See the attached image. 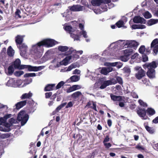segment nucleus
<instances>
[{
    "label": "nucleus",
    "instance_id": "13",
    "mask_svg": "<svg viewBox=\"0 0 158 158\" xmlns=\"http://www.w3.org/2000/svg\"><path fill=\"white\" fill-rule=\"evenodd\" d=\"M44 68V66H33L29 65L28 71H37L43 69Z\"/></svg>",
    "mask_w": 158,
    "mask_h": 158
},
{
    "label": "nucleus",
    "instance_id": "40",
    "mask_svg": "<svg viewBox=\"0 0 158 158\" xmlns=\"http://www.w3.org/2000/svg\"><path fill=\"white\" fill-rule=\"evenodd\" d=\"M123 24L124 22L122 20H119L116 23V26L118 28L122 27Z\"/></svg>",
    "mask_w": 158,
    "mask_h": 158
},
{
    "label": "nucleus",
    "instance_id": "58",
    "mask_svg": "<svg viewBox=\"0 0 158 158\" xmlns=\"http://www.w3.org/2000/svg\"><path fill=\"white\" fill-rule=\"evenodd\" d=\"M108 81H110V83H111L110 85H112V84H115L117 83L116 80H115L114 78L112 79L111 80H109Z\"/></svg>",
    "mask_w": 158,
    "mask_h": 158
},
{
    "label": "nucleus",
    "instance_id": "34",
    "mask_svg": "<svg viewBox=\"0 0 158 158\" xmlns=\"http://www.w3.org/2000/svg\"><path fill=\"white\" fill-rule=\"evenodd\" d=\"M143 16L146 19H149L152 17V15L148 11L145 12L143 15Z\"/></svg>",
    "mask_w": 158,
    "mask_h": 158
},
{
    "label": "nucleus",
    "instance_id": "27",
    "mask_svg": "<svg viewBox=\"0 0 158 158\" xmlns=\"http://www.w3.org/2000/svg\"><path fill=\"white\" fill-rule=\"evenodd\" d=\"M158 22V19H151L148 21L147 24L148 26H150Z\"/></svg>",
    "mask_w": 158,
    "mask_h": 158
},
{
    "label": "nucleus",
    "instance_id": "55",
    "mask_svg": "<svg viewBox=\"0 0 158 158\" xmlns=\"http://www.w3.org/2000/svg\"><path fill=\"white\" fill-rule=\"evenodd\" d=\"M90 108L94 110L95 111H97V108H96V104L95 102H93V106H90Z\"/></svg>",
    "mask_w": 158,
    "mask_h": 158
},
{
    "label": "nucleus",
    "instance_id": "33",
    "mask_svg": "<svg viewBox=\"0 0 158 158\" xmlns=\"http://www.w3.org/2000/svg\"><path fill=\"white\" fill-rule=\"evenodd\" d=\"M70 36L74 39V40H80V37L79 35L75 34H74L71 33L70 34Z\"/></svg>",
    "mask_w": 158,
    "mask_h": 158
},
{
    "label": "nucleus",
    "instance_id": "45",
    "mask_svg": "<svg viewBox=\"0 0 158 158\" xmlns=\"http://www.w3.org/2000/svg\"><path fill=\"white\" fill-rule=\"evenodd\" d=\"M36 76V74L35 73H26L25 75V76L26 77H33Z\"/></svg>",
    "mask_w": 158,
    "mask_h": 158
},
{
    "label": "nucleus",
    "instance_id": "11",
    "mask_svg": "<svg viewBox=\"0 0 158 158\" xmlns=\"http://www.w3.org/2000/svg\"><path fill=\"white\" fill-rule=\"evenodd\" d=\"M24 35H18L15 37V41L17 46L22 44Z\"/></svg>",
    "mask_w": 158,
    "mask_h": 158
},
{
    "label": "nucleus",
    "instance_id": "18",
    "mask_svg": "<svg viewBox=\"0 0 158 158\" xmlns=\"http://www.w3.org/2000/svg\"><path fill=\"white\" fill-rule=\"evenodd\" d=\"M32 96V94L30 91L28 93H24L22 94L20 97L21 99L23 100L25 99L30 98Z\"/></svg>",
    "mask_w": 158,
    "mask_h": 158
},
{
    "label": "nucleus",
    "instance_id": "8",
    "mask_svg": "<svg viewBox=\"0 0 158 158\" xmlns=\"http://www.w3.org/2000/svg\"><path fill=\"white\" fill-rule=\"evenodd\" d=\"M146 72L143 69H141L135 74V77L138 80H140L145 76Z\"/></svg>",
    "mask_w": 158,
    "mask_h": 158
},
{
    "label": "nucleus",
    "instance_id": "10",
    "mask_svg": "<svg viewBox=\"0 0 158 158\" xmlns=\"http://www.w3.org/2000/svg\"><path fill=\"white\" fill-rule=\"evenodd\" d=\"M158 64H156L155 61H152L149 63H146L143 65V67L147 68L148 69H155L157 67Z\"/></svg>",
    "mask_w": 158,
    "mask_h": 158
},
{
    "label": "nucleus",
    "instance_id": "62",
    "mask_svg": "<svg viewBox=\"0 0 158 158\" xmlns=\"http://www.w3.org/2000/svg\"><path fill=\"white\" fill-rule=\"evenodd\" d=\"M138 102L140 105H141L142 106H144L145 104H146L142 100H141V99L139 100L138 101Z\"/></svg>",
    "mask_w": 158,
    "mask_h": 158
},
{
    "label": "nucleus",
    "instance_id": "29",
    "mask_svg": "<svg viewBox=\"0 0 158 158\" xmlns=\"http://www.w3.org/2000/svg\"><path fill=\"white\" fill-rule=\"evenodd\" d=\"M70 79L71 82H77L79 80L80 77L77 75H73L70 77Z\"/></svg>",
    "mask_w": 158,
    "mask_h": 158
},
{
    "label": "nucleus",
    "instance_id": "7",
    "mask_svg": "<svg viewBox=\"0 0 158 158\" xmlns=\"http://www.w3.org/2000/svg\"><path fill=\"white\" fill-rule=\"evenodd\" d=\"M133 20L134 23H136L145 24L146 23V20L140 16H135Z\"/></svg>",
    "mask_w": 158,
    "mask_h": 158
},
{
    "label": "nucleus",
    "instance_id": "5",
    "mask_svg": "<svg viewBox=\"0 0 158 158\" xmlns=\"http://www.w3.org/2000/svg\"><path fill=\"white\" fill-rule=\"evenodd\" d=\"M136 113L140 117L142 118L143 120L147 119L148 118V116H146V110L144 108H139L136 110Z\"/></svg>",
    "mask_w": 158,
    "mask_h": 158
},
{
    "label": "nucleus",
    "instance_id": "63",
    "mask_svg": "<svg viewBox=\"0 0 158 158\" xmlns=\"http://www.w3.org/2000/svg\"><path fill=\"white\" fill-rule=\"evenodd\" d=\"M138 54L137 53H135L131 56V58L132 59H135L136 57H138Z\"/></svg>",
    "mask_w": 158,
    "mask_h": 158
},
{
    "label": "nucleus",
    "instance_id": "16",
    "mask_svg": "<svg viewBox=\"0 0 158 158\" xmlns=\"http://www.w3.org/2000/svg\"><path fill=\"white\" fill-rule=\"evenodd\" d=\"M27 100L19 102L15 104L16 109L19 110L25 106L27 103Z\"/></svg>",
    "mask_w": 158,
    "mask_h": 158
},
{
    "label": "nucleus",
    "instance_id": "6",
    "mask_svg": "<svg viewBox=\"0 0 158 158\" xmlns=\"http://www.w3.org/2000/svg\"><path fill=\"white\" fill-rule=\"evenodd\" d=\"M20 51V54L21 56H24L26 54L27 51V47L24 44L17 46Z\"/></svg>",
    "mask_w": 158,
    "mask_h": 158
},
{
    "label": "nucleus",
    "instance_id": "17",
    "mask_svg": "<svg viewBox=\"0 0 158 158\" xmlns=\"http://www.w3.org/2000/svg\"><path fill=\"white\" fill-rule=\"evenodd\" d=\"M15 69H20L21 67V61L19 59H17L12 64Z\"/></svg>",
    "mask_w": 158,
    "mask_h": 158
},
{
    "label": "nucleus",
    "instance_id": "24",
    "mask_svg": "<svg viewBox=\"0 0 158 158\" xmlns=\"http://www.w3.org/2000/svg\"><path fill=\"white\" fill-rule=\"evenodd\" d=\"M14 50L11 46H10L7 49V54L10 56H13L14 54Z\"/></svg>",
    "mask_w": 158,
    "mask_h": 158
},
{
    "label": "nucleus",
    "instance_id": "37",
    "mask_svg": "<svg viewBox=\"0 0 158 158\" xmlns=\"http://www.w3.org/2000/svg\"><path fill=\"white\" fill-rule=\"evenodd\" d=\"M10 134L9 133L2 134L0 135V137L2 139L8 138L10 136Z\"/></svg>",
    "mask_w": 158,
    "mask_h": 158
},
{
    "label": "nucleus",
    "instance_id": "23",
    "mask_svg": "<svg viewBox=\"0 0 158 158\" xmlns=\"http://www.w3.org/2000/svg\"><path fill=\"white\" fill-rule=\"evenodd\" d=\"M55 86V84H48L45 87L44 90L45 91L52 90Z\"/></svg>",
    "mask_w": 158,
    "mask_h": 158
},
{
    "label": "nucleus",
    "instance_id": "46",
    "mask_svg": "<svg viewBox=\"0 0 158 158\" xmlns=\"http://www.w3.org/2000/svg\"><path fill=\"white\" fill-rule=\"evenodd\" d=\"M101 73L105 75H106L108 73V70L105 68H102L101 70Z\"/></svg>",
    "mask_w": 158,
    "mask_h": 158
},
{
    "label": "nucleus",
    "instance_id": "38",
    "mask_svg": "<svg viewBox=\"0 0 158 158\" xmlns=\"http://www.w3.org/2000/svg\"><path fill=\"white\" fill-rule=\"evenodd\" d=\"M145 50V46L144 45H142L139 49V52L141 54H143Z\"/></svg>",
    "mask_w": 158,
    "mask_h": 158
},
{
    "label": "nucleus",
    "instance_id": "52",
    "mask_svg": "<svg viewBox=\"0 0 158 158\" xmlns=\"http://www.w3.org/2000/svg\"><path fill=\"white\" fill-rule=\"evenodd\" d=\"M80 34L82 35L85 38H86L87 37L86 32L84 30H82L80 32Z\"/></svg>",
    "mask_w": 158,
    "mask_h": 158
},
{
    "label": "nucleus",
    "instance_id": "31",
    "mask_svg": "<svg viewBox=\"0 0 158 158\" xmlns=\"http://www.w3.org/2000/svg\"><path fill=\"white\" fill-rule=\"evenodd\" d=\"M34 111V110L32 106H27V109L26 112L28 114H30L31 112H33Z\"/></svg>",
    "mask_w": 158,
    "mask_h": 158
},
{
    "label": "nucleus",
    "instance_id": "3",
    "mask_svg": "<svg viewBox=\"0 0 158 158\" xmlns=\"http://www.w3.org/2000/svg\"><path fill=\"white\" fill-rule=\"evenodd\" d=\"M29 118V115L26 113L25 110H21L19 113L17 117V120L18 121L21 122L22 126L24 125Z\"/></svg>",
    "mask_w": 158,
    "mask_h": 158
},
{
    "label": "nucleus",
    "instance_id": "21",
    "mask_svg": "<svg viewBox=\"0 0 158 158\" xmlns=\"http://www.w3.org/2000/svg\"><path fill=\"white\" fill-rule=\"evenodd\" d=\"M110 81H105L101 84L100 88L101 89H103L105 88L107 86L110 85L111 84L110 83Z\"/></svg>",
    "mask_w": 158,
    "mask_h": 158
},
{
    "label": "nucleus",
    "instance_id": "43",
    "mask_svg": "<svg viewBox=\"0 0 158 158\" xmlns=\"http://www.w3.org/2000/svg\"><path fill=\"white\" fill-rule=\"evenodd\" d=\"M65 30L67 31H69V34L71 33L72 28L71 26H66L65 27Z\"/></svg>",
    "mask_w": 158,
    "mask_h": 158
},
{
    "label": "nucleus",
    "instance_id": "4",
    "mask_svg": "<svg viewBox=\"0 0 158 158\" xmlns=\"http://www.w3.org/2000/svg\"><path fill=\"white\" fill-rule=\"evenodd\" d=\"M133 50L131 48H127L124 50V55L121 57L122 61L126 62L128 61L129 59L130 56L133 53Z\"/></svg>",
    "mask_w": 158,
    "mask_h": 158
},
{
    "label": "nucleus",
    "instance_id": "57",
    "mask_svg": "<svg viewBox=\"0 0 158 158\" xmlns=\"http://www.w3.org/2000/svg\"><path fill=\"white\" fill-rule=\"evenodd\" d=\"M145 52L146 54L148 55L151 52V50L149 47L145 48Z\"/></svg>",
    "mask_w": 158,
    "mask_h": 158
},
{
    "label": "nucleus",
    "instance_id": "53",
    "mask_svg": "<svg viewBox=\"0 0 158 158\" xmlns=\"http://www.w3.org/2000/svg\"><path fill=\"white\" fill-rule=\"evenodd\" d=\"M52 92L46 93H45V98H48L52 96Z\"/></svg>",
    "mask_w": 158,
    "mask_h": 158
},
{
    "label": "nucleus",
    "instance_id": "35",
    "mask_svg": "<svg viewBox=\"0 0 158 158\" xmlns=\"http://www.w3.org/2000/svg\"><path fill=\"white\" fill-rule=\"evenodd\" d=\"M158 45V39H156L153 40L151 44V48H152L153 47L155 46L156 45Z\"/></svg>",
    "mask_w": 158,
    "mask_h": 158
},
{
    "label": "nucleus",
    "instance_id": "26",
    "mask_svg": "<svg viewBox=\"0 0 158 158\" xmlns=\"http://www.w3.org/2000/svg\"><path fill=\"white\" fill-rule=\"evenodd\" d=\"M144 125L146 129L148 132L151 134H152L154 133L155 130L153 127H150L148 126L145 125V123H144Z\"/></svg>",
    "mask_w": 158,
    "mask_h": 158
},
{
    "label": "nucleus",
    "instance_id": "44",
    "mask_svg": "<svg viewBox=\"0 0 158 158\" xmlns=\"http://www.w3.org/2000/svg\"><path fill=\"white\" fill-rule=\"evenodd\" d=\"M23 73L24 72L23 71H16L14 73V74L16 76L19 77L23 75Z\"/></svg>",
    "mask_w": 158,
    "mask_h": 158
},
{
    "label": "nucleus",
    "instance_id": "41",
    "mask_svg": "<svg viewBox=\"0 0 158 158\" xmlns=\"http://www.w3.org/2000/svg\"><path fill=\"white\" fill-rule=\"evenodd\" d=\"M151 48L152 49L154 53L155 54L154 55H156L158 52V45H157L154 47L153 46L152 48Z\"/></svg>",
    "mask_w": 158,
    "mask_h": 158
},
{
    "label": "nucleus",
    "instance_id": "56",
    "mask_svg": "<svg viewBox=\"0 0 158 158\" xmlns=\"http://www.w3.org/2000/svg\"><path fill=\"white\" fill-rule=\"evenodd\" d=\"M131 96L134 98H138V96L135 92H132L131 94Z\"/></svg>",
    "mask_w": 158,
    "mask_h": 158
},
{
    "label": "nucleus",
    "instance_id": "14",
    "mask_svg": "<svg viewBox=\"0 0 158 158\" xmlns=\"http://www.w3.org/2000/svg\"><path fill=\"white\" fill-rule=\"evenodd\" d=\"M72 56L70 55L66 56L62 61L60 62V65H64L66 66L67 65L69 61L72 59Z\"/></svg>",
    "mask_w": 158,
    "mask_h": 158
},
{
    "label": "nucleus",
    "instance_id": "25",
    "mask_svg": "<svg viewBox=\"0 0 158 158\" xmlns=\"http://www.w3.org/2000/svg\"><path fill=\"white\" fill-rule=\"evenodd\" d=\"M146 112L149 116H152L156 113L155 110L151 108H148L146 110Z\"/></svg>",
    "mask_w": 158,
    "mask_h": 158
},
{
    "label": "nucleus",
    "instance_id": "19",
    "mask_svg": "<svg viewBox=\"0 0 158 158\" xmlns=\"http://www.w3.org/2000/svg\"><path fill=\"white\" fill-rule=\"evenodd\" d=\"M73 52L74 53H76L77 54L78 53L80 54H81L83 53V51L81 50L76 52V51L74 50L73 48H71L69 49L68 51L66 53H67L66 55H70Z\"/></svg>",
    "mask_w": 158,
    "mask_h": 158
},
{
    "label": "nucleus",
    "instance_id": "61",
    "mask_svg": "<svg viewBox=\"0 0 158 158\" xmlns=\"http://www.w3.org/2000/svg\"><path fill=\"white\" fill-rule=\"evenodd\" d=\"M73 104L72 102H69L66 106V108H68L71 107L73 106Z\"/></svg>",
    "mask_w": 158,
    "mask_h": 158
},
{
    "label": "nucleus",
    "instance_id": "2",
    "mask_svg": "<svg viewBox=\"0 0 158 158\" xmlns=\"http://www.w3.org/2000/svg\"><path fill=\"white\" fill-rule=\"evenodd\" d=\"M29 118V115L26 113L25 110H21L19 113L17 117V120L18 121L21 122L22 126L24 125Z\"/></svg>",
    "mask_w": 158,
    "mask_h": 158
},
{
    "label": "nucleus",
    "instance_id": "36",
    "mask_svg": "<svg viewBox=\"0 0 158 158\" xmlns=\"http://www.w3.org/2000/svg\"><path fill=\"white\" fill-rule=\"evenodd\" d=\"M81 95V93L80 91H78L73 93L72 95V96L73 98H78Z\"/></svg>",
    "mask_w": 158,
    "mask_h": 158
},
{
    "label": "nucleus",
    "instance_id": "60",
    "mask_svg": "<svg viewBox=\"0 0 158 158\" xmlns=\"http://www.w3.org/2000/svg\"><path fill=\"white\" fill-rule=\"evenodd\" d=\"M11 116V114H7L6 115L3 117V118H4V119L6 121V120L10 118Z\"/></svg>",
    "mask_w": 158,
    "mask_h": 158
},
{
    "label": "nucleus",
    "instance_id": "28",
    "mask_svg": "<svg viewBox=\"0 0 158 158\" xmlns=\"http://www.w3.org/2000/svg\"><path fill=\"white\" fill-rule=\"evenodd\" d=\"M69 49L68 47L67 46H60L58 47V50L61 52H65L68 51Z\"/></svg>",
    "mask_w": 158,
    "mask_h": 158
},
{
    "label": "nucleus",
    "instance_id": "12",
    "mask_svg": "<svg viewBox=\"0 0 158 158\" xmlns=\"http://www.w3.org/2000/svg\"><path fill=\"white\" fill-rule=\"evenodd\" d=\"M83 6L80 5H74L70 7L69 10L73 11H79L83 10Z\"/></svg>",
    "mask_w": 158,
    "mask_h": 158
},
{
    "label": "nucleus",
    "instance_id": "39",
    "mask_svg": "<svg viewBox=\"0 0 158 158\" xmlns=\"http://www.w3.org/2000/svg\"><path fill=\"white\" fill-rule=\"evenodd\" d=\"M82 137L80 133L76 135L74 134L73 136V138L75 139H77V140H80Z\"/></svg>",
    "mask_w": 158,
    "mask_h": 158
},
{
    "label": "nucleus",
    "instance_id": "48",
    "mask_svg": "<svg viewBox=\"0 0 158 158\" xmlns=\"http://www.w3.org/2000/svg\"><path fill=\"white\" fill-rule=\"evenodd\" d=\"M27 103L28 105H29V106H32V105L34 104V102L33 100L32 99H30L29 100H27Z\"/></svg>",
    "mask_w": 158,
    "mask_h": 158
},
{
    "label": "nucleus",
    "instance_id": "59",
    "mask_svg": "<svg viewBox=\"0 0 158 158\" xmlns=\"http://www.w3.org/2000/svg\"><path fill=\"white\" fill-rule=\"evenodd\" d=\"M109 135H106L103 140V143L108 142L109 141Z\"/></svg>",
    "mask_w": 158,
    "mask_h": 158
},
{
    "label": "nucleus",
    "instance_id": "50",
    "mask_svg": "<svg viewBox=\"0 0 158 158\" xmlns=\"http://www.w3.org/2000/svg\"><path fill=\"white\" fill-rule=\"evenodd\" d=\"M72 56V58H73V60H76L79 58V56L76 53L73 54Z\"/></svg>",
    "mask_w": 158,
    "mask_h": 158
},
{
    "label": "nucleus",
    "instance_id": "64",
    "mask_svg": "<svg viewBox=\"0 0 158 158\" xmlns=\"http://www.w3.org/2000/svg\"><path fill=\"white\" fill-rule=\"evenodd\" d=\"M152 122L155 123H158V116L156 117L152 121Z\"/></svg>",
    "mask_w": 158,
    "mask_h": 158
},
{
    "label": "nucleus",
    "instance_id": "9",
    "mask_svg": "<svg viewBox=\"0 0 158 158\" xmlns=\"http://www.w3.org/2000/svg\"><path fill=\"white\" fill-rule=\"evenodd\" d=\"M125 45H127L128 48H133L136 49L138 45V43L135 41H131L127 42Z\"/></svg>",
    "mask_w": 158,
    "mask_h": 158
},
{
    "label": "nucleus",
    "instance_id": "30",
    "mask_svg": "<svg viewBox=\"0 0 158 158\" xmlns=\"http://www.w3.org/2000/svg\"><path fill=\"white\" fill-rule=\"evenodd\" d=\"M102 0H92L91 3L93 6H98L102 3Z\"/></svg>",
    "mask_w": 158,
    "mask_h": 158
},
{
    "label": "nucleus",
    "instance_id": "51",
    "mask_svg": "<svg viewBox=\"0 0 158 158\" xmlns=\"http://www.w3.org/2000/svg\"><path fill=\"white\" fill-rule=\"evenodd\" d=\"M72 86L73 88V89H74V91L80 89L81 88V86L78 85H73Z\"/></svg>",
    "mask_w": 158,
    "mask_h": 158
},
{
    "label": "nucleus",
    "instance_id": "22",
    "mask_svg": "<svg viewBox=\"0 0 158 158\" xmlns=\"http://www.w3.org/2000/svg\"><path fill=\"white\" fill-rule=\"evenodd\" d=\"M132 29H143L146 28V26L142 24H133L131 26Z\"/></svg>",
    "mask_w": 158,
    "mask_h": 158
},
{
    "label": "nucleus",
    "instance_id": "32",
    "mask_svg": "<svg viewBox=\"0 0 158 158\" xmlns=\"http://www.w3.org/2000/svg\"><path fill=\"white\" fill-rule=\"evenodd\" d=\"M13 65H11L10 66L8 69V73L9 75H11L13 73L14 69L13 67Z\"/></svg>",
    "mask_w": 158,
    "mask_h": 158
},
{
    "label": "nucleus",
    "instance_id": "47",
    "mask_svg": "<svg viewBox=\"0 0 158 158\" xmlns=\"http://www.w3.org/2000/svg\"><path fill=\"white\" fill-rule=\"evenodd\" d=\"M116 81L117 82H118L120 84L122 85L123 83L122 78L120 77H116Z\"/></svg>",
    "mask_w": 158,
    "mask_h": 158
},
{
    "label": "nucleus",
    "instance_id": "20",
    "mask_svg": "<svg viewBox=\"0 0 158 158\" xmlns=\"http://www.w3.org/2000/svg\"><path fill=\"white\" fill-rule=\"evenodd\" d=\"M110 96L111 99L114 101H121L122 100V97L120 96H116L111 94Z\"/></svg>",
    "mask_w": 158,
    "mask_h": 158
},
{
    "label": "nucleus",
    "instance_id": "49",
    "mask_svg": "<svg viewBox=\"0 0 158 158\" xmlns=\"http://www.w3.org/2000/svg\"><path fill=\"white\" fill-rule=\"evenodd\" d=\"M30 65H21L20 67V68L19 69H27L28 70L29 67Z\"/></svg>",
    "mask_w": 158,
    "mask_h": 158
},
{
    "label": "nucleus",
    "instance_id": "54",
    "mask_svg": "<svg viewBox=\"0 0 158 158\" xmlns=\"http://www.w3.org/2000/svg\"><path fill=\"white\" fill-rule=\"evenodd\" d=\"M143 54V61L146 62L148 60V57L145 54Z\"/></svg>",
    "mask_w": 158,
    "mask_h": 158
},
{
    "label": "nucleus",
    "instance_id": "15",
    "mask_svg": "<svg viewBox=\"0 0 158 158\" xmlns=\"http://www.w3.org/2000/svg\"><path fill=\"white\" fill-rule=\"evenodd\" d=\"M147 72V76L150 78H153L155 77V70L154 69H148Z\"/></svg>",
    "mask_w": 158,
    "mask_h": 158
},
{
    "label": "nucleus",
    "instance_id": "42",
    "mask_svg": "<svg viewBox=\"0 0 158 158\" xmlns=\"http://www.w3.org/2000/svg\"><path fill=\"white\" fill-rule=\"evenodd\" d=\"M64 82L63 81H60L57 85L56 88V89H57L60 88L62 86L64 85Z\"/></svg>",
    "mask_w": 158,
    "mask_h": 158
},
{
    "label": "nucleus",
    "instance_id": "1",
    "mask_svg": "<svg viewBox=\"0 0 158 158\" xmlns=\"http://www.w3.org/2000/svg\"><path fill=\"white\" fill-rule=\"evenodd\" d=\"M55 40L51 39H46L36 44L33 45L32 50L35 53H39L42 51L41 49L42 46H44L46 47H52L54 46L55 44Z\"/></svg>",
    "mask_w": 158,
    "mask_h": 158
}]
</instances>
